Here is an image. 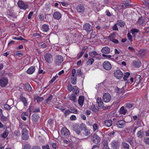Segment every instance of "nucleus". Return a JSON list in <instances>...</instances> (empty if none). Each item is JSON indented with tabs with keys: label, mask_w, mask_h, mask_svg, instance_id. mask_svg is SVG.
Wrapping results in <instances>:
<instances>
[{
	"label": "nucleus",
	"mask_w": 149,
	"mask_h": 149,
	"mask_svg": "<svg viewBox=\"0 0 149 149\" xmlns=\"http://www.w3.org/2000/svg\"><path fill=\"white\" fill-rule=\"evenodd\" d=\"M101 139L97 134H94L91 136V141L97 145L99 144Z\"/></svg>",
	"instance_id": "f257e3e1"
},
{
	"label": "nucleus",
	"mask_w": 149,
	"mask_h": 149,
	"mask_svg": "<svg viewBox=\"0 0 149 149\" xmlns=\"http://www.w3.org/2000/svg\"><path fill=\"white\" fill-rule=\"evenodd\" d=\"M46 61L49 63H51L53 61V57L52 55L49 53H47L44 56Z\"/></svg>",
	"instance_id": "f03ea898"
},
{
	"label": "nucleus",
	"mask_w": 149,
	"mask_h": 149,
	"mask_svg": "<svg viewBox=\"0 0 149 149\" xmlns=\"http://www.w3.org/2000/svg\"><path fill=\"white\" fill-rule=\"evenodd\" d=\"M63 61V57L61 55H56L55 58V62L56 65H60Z\"/></svg>",
	"instance_id": "7ed1b4c3"
},
{
	"label": "nucleus",
	"mask_w": 149,
	"mask_h": 149,
	"mask_svg": "<svg viewBox=\"0 0 149 149\" xmlns=\"http://www.w3.org/2000/svg\"><path fill=\"white\" fill-rule=\"evenodd\" d=\"M29 137L28 131L25 128H23L22 131V139L24 140H27Z\"/></svg>",
	"instance_id": "20e7f679"
},
{
	"label": "nucleus",
	"mask_w": 149,
	"mask_h": 149,
	"mask_svg": "<svg viewBox=\"0 0 149 149\" xmlns=\"http://www.w3.org/2000/svg\"><path fill=\"white\" fill-rule=\"evenodd\" d=\"M61 133L62 136L65 138L68 137L70 135L69 130L65 127H63L62 129Z\"/></svg>",
	"instance_id": "39448f33"
},
{
	"label": "nucleus",
	"mask_w": 149,
	"mask_h": 149,
	"mask_svg": "<svg viewBox=\"0 0 149 149\" xmlns=\"http://www.w3.org/2000/svg\"><path fill=\"white\" fill-rule=\"evenodd\" d=\"M103 67L107 70H110L112 68V66L110 63L108 61H104L102 64Z\"/></svg>",
	"instance_id": "423d86ee"
},
{
	"label": "nucleus",
	"mask_w": 149,
	"mask_h": 149,
	"mask_svg": "<svg viewBox=\"0 0 149 149\" xmlns=\"http://www.w3.org/2000/svg\"><path fill=\"white\" fill-rule=\"evenodd\" d=\"M8 80L6 77H2L0 79V86L1 87H5L7 84Z\"/></svg>",
	"instance_id": "0eeeda50"
},
{
	"label": "nucleus",
	"mask_w": 149,
	"mask_h": 149,
	"mask_svg": "<svg viewBox=\"0 0 149 149\" xmlns=\"http://www.w3.org/2000/svg\"><path fill=\"white\" fill-rule=\"evenodd\" d=\"M111 147L113 149H119L120 143L118 141L116 140L112 141L111 143Z\"/></svg>",
	"instance_id": "6e6552de"
},
{
	"label": "nucleus",
	"mask_w": 149,
	"mask_h": 149,
	"mask_svg": "<svg viewBox=\"0 0 149 149\" xmlns=\"http://www.w3.org/2000/svg\"><path fill=\"white\" fill-rule=\"evenodd\" d=\"M111 98L110 95L108 93L104 94L102 100L105 102H109L111 100Z\"/></svg>",
	"instance_id": "1a4fd4ad"
},
{
	"label": "nucleus",
	"mask_w": 149,
	"mask_h": 149,
	"mask_svg": "<svg viewBox=\"0 0 149 149\" xmlns=\"http://www.w3.org/2000/svg\"><path fill=\"white\" fill-rule=\"evenodd\" d=\"M114 75L117 79H121L123 77V74L120 70H118L115 71Z\"/></svg>",
	"instance_id": "9d476101"
},
{
	"label": "nucleus",
	"mask_w": 149,
	"mask_h": 149,
	"mask_svg": "<svg viewBox=\"0 0 149 149\" xmlns=\"http://www.w3.org/2000/svg\"><path fill=\"white\" fill-rule=\"evenodd\" d=\"M83 29L87 33H89L92 30V26L88 23H86L83 26Z\"/></svg>",
	"instance_id": "9b49d317"
},
{
	"label": "nucleus",
	"mask_w": 149,
	"mask_h": 149,
	"mask_svg": "<svg viewBox=\"0 0 149 149\" xmlns=\"http://www.w3.org/2000/svg\"><path fill=\"white\" fill-rule=\"evenodd\" d=\"M19 7L21 9L26 10L28 7V6L26 4H25L22 1H19L17 3Z\"/></svg>",
	"instance_id": "f8f14e48"
},
{
	"label": "nucleus",
	"mask_w": 149,
	"mask_h": 149,
	"mask_svg": "<svg viewBox=\"0 0 149 149\" xmlns=\"http://www.w3.org/2000/svg\"><path fill=\"white\" fill-rule=\"evenodd\" d=\"M90 109L95 113H97L99 111V107L97 104H92L90 106Z\"/></svg>",
	"instance_id": "ddd939ff"
},
{
	"label": "nucleus",
	"mask_w": 149,
	"mask_h": 149,
	"mask_svg": "<svg viewBox=\"0 0 149 149\" xmlns=\"http://www.w3.org/2000/svg\"><path fill=\"white\" fill-rule=\"evenodd\" d=\"M126 122L123 120H119L117 121L116 124L117 127L119 128H123L125 126Z\"/></svg>",
	"instance_id": "4468645a"
},
{
	"label": "nucleus",
	"mask_w": 149,
	"mask_h": 149,
	"mask_svg": "<svg viewBox=\"0 0 149 149\" xmlns=\"http://www.w3.org/2000/svg\"><path fill=\"white\" fill-rule=\"evenodd\" d=\"M76 9L78 13H83L84 11L85 8L83 5L81 4H79L78 5Z\"/></svg>",
	"instance_id": "2eb2a0df"
},
{
	"label": "nucleus",
	"mask_w": 149,
	"mask_h": 149,
	"mask_svg": "<svg viewBox=\"0 0 149 149\" xmlns=\"http://www.w3.org/2000/svg\"><path fill=\"white\" fill-rule=\"evenodd\" d=\"M132 65L136 68H139L141 65V63L139 60H134L132 61Z\"/></svg>",
	"instance_id": "dca6fc26"
},
{
	"label": "nucleus",
	"mask_w": 149,
	"mask_h": 149,
	"mask_svg": "<svg viewBox=\"0 0 149 149\" xmlns=\"http://www.w3.org/2000/svg\"><path fill=\"white\" fill-rule=\"evenodd\" d=\"M61 14L58 12H56L53 15V17L55 19L59 20L61 17Z\"/></svg>",
	"instance_id": "f3484780"
},
{
	"label": "nucleus",
	"mask_w": 149,
	"mask_h": 149,
	"mask_svg": "<svg viewBox=\"0 0 149 149\" xmlns=\"http://www.w3.org/2000/svg\"><path fill=\"white\" fill-rule=\"evenodd\" d=\"M20 100L23 102L24 106L26 107L28 106V103L27 99L22 96H20Z\"/></svg>",
	"instance_id": "a211bd4d"
},
{
	"label": "nucleus",
	"mask_w": 149,
	"mask_h": 149,
	"mask_svg": "<svg viewBox=\"0 0 149 149\" xmlns=\"http://www.w3.org/2000/svg\"><path fill=\"white\" fill-rule=\"evenodd\" d=\"M101 52L104 54H108L110 52V49L108 47H105L102 49Z\"/></svg>",
	"instance_id": "6ab92c4d"
},
{
	"label": "nucleus",
	"mask_w": 149,
	"mask_h": 149,
	"mask_svg": "<svg viewBox=\"0 0 149 149\" xmlns=\"http://www.w3.org/2000/svg\"><path fill=\"white\" fill-rule=\"evenodd\" d=\"M73 130L75 132V133L77 135L82 137L81 135L82 134V133H81L80 130L77 127H74Z\"/></svg>",
	"instance_id": "aec40b11"
},
{
	"label": "nucleus",
	"mask_w": 149,
	"mask_h": 149,
	"mask_svg": "<svg viewBox=\"0 0 149 149\" xmlns=\"http://www.w3.org/2000/svg\"><path fill=\"white\" fill-rule=\"evenodd\" d=\"M35 70V67L34 66H31L27 70L26 72L28 74H32L34 72Z\"/></svg>",
	"instance_id": "412c9836"
},
{
	"label": "nucleus",
	"mask_w": 149,
	"mask_h": 149,
	"mask_svg": "<svg viewBox=\"0 0 149 149\" xmlns=\"http://www.w3.org/2000/svg\"><path fill=\"white\" fill-rule=\"evenodd\" d=\"M84 98L83 96H80L79 97L78 102L79 105L82 106L84 104Z\"/></svg>",
	"instance_id": "4be33fe9"
},
{
	"label": "nucleus",
	"mask_w": 149,
	"mask_h": 149,
	"mask_svg": "<svg viewBox=\"0 0 149 149\" xmlns=\"http://www.w3.org/2000/svg\"><path fill=\"white\" fill-rule=\"evenodd\" d=\"M39 118V116L36 114H34L32 116V120L33 123L37 122Z\"/></svg>",
	"instance_id": "5701e85b"
},
{
	"label": "nucleus",
	"mask_w": 149,
	"mask_h": 149,
	"mask_svg": "<svg viewBox=\"0 0 149 149\" xmlns=\"http://www.w3.org/2000/svg\"><path fill=\"white\" fill-rule=\"evenodd\" d=\"M112 121L110 120H105L104 122V125L107 127H110L112 124Z\"/></svg>",
	"instance_id": "b1692460"
},
{
	"label": "nucleus",
	"mask_w": 149,
	"mask_h": 149,
	"mask_svg": "<svg viewBox=\"0 0 149 149\" xmlns=\"http://www.w3.org/2000/svg\"><path fill=\"white\" fill-rule=\"evenodd\" d=\"M73 92L74 93V94L76 95H78L79 94V91L78 87L77 86H75L73 87Z\"/></svg>",
	"instance_id": "393cba45"
},
{
	"label": "nucleus",
	"mask_w": 149,
	"mask_h": 149,
	"mask_svg": "<svg viewBox=\"0 0 149 149\" xmlns=\"http://www.w3.org/2000/svg\"><path fill=\"white\" fill-rule=\"evenodd\" d=\"M84 132L81 135L82 137H83L85 136H90L91 135V133L89 130H88L86 129L84 130Z\"/></svg>",
	"instance_id": "a878e982"
},
{
	"label": "nucleus",
	"mask_w": 149,
	"mask_h": 149,
	"mask_svg": "<svg viewBox=\"0 0 149 149\" xmlns=\"http://www.w3.org/2000/svg\"><path fill=\"white\" fill-rule=\"evenodd\" d=\"M102 145L103 146V149H110L108 146V142L107 141H103L102 142Z\"/></svg>",
	"instance_id": "bb28decb"
},
{
	"label": "nucleus",
	"mask_w": 149,
	"mask_h": 149,
	"mask_svg": "<svg viewBox=\"0 0 149 149\" xmlns=\"http://www.w3.org/2000/svg\"><path fill=\"white\" fill-rule=\"evenodd\" d=\"M119 111L120 114L124 115H125L127 112V110L125 109L124 106H122L120 108Z\"/></svg>",
	"instance_id": "cd10ccee"
},
{
	"label": "nucleus",
	"mask_w": 149,
	"mask_h": 149,
	"mask_svg": "<svg viewBox=\"0 0 149 149\" xmlns=\"http://www.w3.org/2000/svg\"><path fill=\"white\" fill-rule=\"evenodd\" d=\"M42 30L45 32H47L49 29V26L45 24L42 25Z\"/></svg>",
	"instance_id": "c85d7f7f"
},
{
	"label": "nucleus",
	"mask_w": 149,
	"mask_h": 149,
	"mask_svg": "<svg viewBox=\"0 0 149 149\" xmlns=\"http://www.w3.org/2000/svg\"><path fill=\"white\" fill-rule=\"evenodd\" d=\"M117 24L122 27H124L125 23L124 21L121 20H119L117 21Z\"/></svg>",
	"instance_id": "c756f323"
},
{
	"label": "nucleus",
	"mask_w": 149,
	"mask_h": 149,
	"mask_svg": "<svg viewBox=\"0 0 149 149\" xmlns=\"http://www.w3.org/2000/svg\"><path fill=\"white\" fill-rule=\"evenodd\" d=\"M122 147L124 148L125 149H128L129 148L130 146L129 145L125 142H122L121 143Z\"/></svg>",
	"instance_id": "7c9ffc66"
},
{
	"label": "nucleus",
	"mask_w": 149,
	"mask_h": 149,
	"mask_svg": "<svg viewBox=\"0 0 149 149\" xmlns=\"http://www.w3.org/2000/svg\"><path fill=\"white\" fill-rule=\"evenodd\" d=\"M131 31L133 37H135L136 35L138 33L139 31L136 29H131Z\"/></svg>",
	"instance_id": "2f4dec72"
},
{
	"label": "nucleus",
	"mask_w": 149,
	"mask_h": 149,
	"mask_svg": "<svg viewBox=\"0 0 149 149\" xmlns=\"http://www.w3.org/2000/svg\"><path fill=\"white\" fill-rule=\"evenodd\" d=\"M126 141L130 143L132 147H134V143L133 141L132 138H128L127 139Z\"/></svg>",
	"instance_id": "473e14b6"
},
{
	"label": "nucleus",
	"mask_w": 149,
	"mask_h": 149,
	"mask_svg": "<svg viewBox=\"0 0 149 149\" xmlns=\"http://www.w3.org/2000/svg\"><path fill=\"white\" fill-rule=\"evenodd\" d=\"M89 56L93 58L95 57V56L98 55V54L95 51H93L92 52L89 53Z\"/></svg>",
	"instance_id": "72a5a7b5"
},
{
	"label": "nucleus",
	"mask_w": 149,
	"mask_h": 149,
	"mask_svg": "<svg viewBox=\"0 0 149 149\" xmlns=\"http://www.w3.org/2000/svg\"><path fill=\"white\" fill-rule=\"evenodd\" d=\"M141 78V77L140 75H137L135 79V82L137 84H139L140 82Z\"/></svg>",
	"instance_id": "f704fd0d"
},
{
	"label": "nucleus",
	"mask_w": 149,
	"mask_h": 149,
	"mask_svg": "<svg viewBox=\"0 0 149 149\" xmlns=\"http://www.w3.org/2000/svg\"><path fill=\"white\" fill-rule=\"evenodd\" d=\"M109 38H110L109 39L110 40L115 43H118L119 42V41L118 40L114 38L113 37H112V36H109Z\"/></svg>",
	"instance_id": "c9c22d12"
},
{
	"label": "nucleus",
	"mask_w": 149,
	"mask_h": 149,
	"mask_svg": "<svg viewBox=\"0 0 149 149\" xmlns=\"http://www.w3.org/2000/svg\"><path fill=\"white\" fill-rule=\"evenodd\" d=\"M143 131L142 130L139 131L136 134V135L137 136L140 138H142L143 136L142 134L143 133Z\"/></svg>",
	"instance_id": "e433bc0d"
},
{
	"label": "nucleus",
	"mask_w": 149,
	"mask_h": 149,
	"mask_svg": "<svg viewBox=\"0 0 149 149\" xmlns=\"http://www.w3.org/2000/svg\"><path fill=\"white\" fill-rule=\"evenodd\" d=\"M79 128L81 130H86L87 128L86 125L82 123L80 125Z\"/></svg>",
	"instance_id": "4c0bfd02"
},
{
	"label": "nucleus",
	"mask_w": 149,
	"mask_h": 149,
	"mask_svg": "<svg viewBox=\"0 0 149 149\" xmlns=\"http://www.w3.org/2000/svg\"><path fill=\"white\" fill-rule=\"evenodd\" d=\"M8 130H5V132L3 133L2 136L3 138H5L7 136L8 134Z\"/></svg>",
	"instance_id": "58836bf2"
},
{
	"label": "nucleus",
	"mask_w": 149,
	"mask_h": 149,
	"mask_svg": "<svg viewBox=\"0 0 149 149\" xmlns=\"http://www.w3.org/2000/svg\"><path fill=\"white\" fill-rule=\"evenodd\" d=\"M75 95L74 94H72L69 97L70 100L72 101H75L76 99Z\"/></svg>",
	"instance_id": "ea45409f"
},
{
	"label": "nucleus",
	"mask_w": 149,
	"mask_h": 149,
	"mask_svg": "<svg viewBox=\"0 0 149 149\" xmlns=\"http://www.w3.org/2000/svg\"><path fill=\"white\" fill-rule=\"evenodd\" d=\"M125 74H124L123 79L125 81L127 80V78L129 77L130 75V73L127 72L126 73H125Z\"/></svg>",
	"instance_id": "a19ab883"
},
{
	"label": "nucleus",
	"mask_w": 149,
	"mask_h": 149,
	"mask_svg": "<svg viewBox=\"0 0 149 149\" xmlns=\"http://www.w3.org/2000/svg\"><path fill=\"white\" fill-rule=\"evenodd\" d=\"M94 62V59L93 58H91L88 60L86 61V63L88 65H91Z\"/></svg>",
	"instance_id": "79ce46f5"
},
{
	"label": "nucleus",
	"mask_w": 149,
	"mask_h": 149,
	"mask_svg": "<svg viewBox=\"0 0 149 149\" xmlns=\"http://www.w3.org/2000/svg\"><path fill=\"white\" fill-rule=\"evenodd\" d=\"M25 88L26 89L29 91H31L32 90V88L29 83H27L25 85Z\"/></svg>",
	"instance_id": "37998d69"
},
{
	"label": "nucleus",
	"mask_w": 149,
	"mask_h": 149,
	"mask_svg": "<svg viewBox=\"0 0 149 149\" xmlns=\"http://www.w3.org/2000/svg\"><path fill=\"white\" fill-rule=\"evenodd\" d=\"M132 5L131 4H129L127 3H123L121 6L122 8H126L128 6H131Z\"/></svg>",
	"instance_id": "c03bdc74"
},
{
	"label": "nucleus",
	"mask_w": 149,
	"mask_h": 149,
	"mask_svg": "<svg viewBox=\"0 0 149 149\" xmlns=\"http://www.w3.org/2000/svg\"><path fill=\"white\" fill-rule=\"evenodd\" d=\"M83 73L81 72V69H78L77 70V73L76 76H79L80 75H82V74Z\"/></svg>",
	"instance_id": "a18cd8bd"
},
{
	"label": "nucleus",
	"mask_w": 149,
	"mask_h": 149,
	"mask_svg": "<svg viewBox=\"0 0 149 149\" xmlns=\"http://www.w3.org/2000/svg\"><path fill=\"white\" fill-rule=\"evenodd\" d=\"M31 146L29 144H25L24 146V148H23V149H31Z\"/></svg>",
	"instance_id": "49530a36"
},
{
	"label": "nucleus",
	"mask_w": 149,
	"mask_h": 149,
	"mask_svg": "<svg viewBox=\"0 0 149 149\" xmlns=\"http://www.w3.org/2000/svg\"><path fill=\"white\" fill-rule=\"evenodd\" d=\"M52 95H50L48 97V98L46 100V103H48L49 102H50V101L52 99Z\"/></svg>",
	"instance_id": "de8ad7c7"
},
{
	"label": "nucleus",
	"mask_w": 149,
	"mask_h": 149,
	"mask_svg": "<svg viewBox=\"0 0 149 149\" xmlns=\"http://www.w3.org/2000/svg\"><path fill=\"white\" fill-rule=\"evenodd\" d=\"M48 124L50 126H52L53 124V120L52 119L50 118L47 121Z\"/></svg>",
	"instance_id": "09e8293b"
},
{
	"label": "nucleus",
	"mask_w": 149,
	"mask_h": 149,
	"mask_svg": "<svg viewBox=\"0 0 149 149\" xmlns=\"http://www.w3.org/2000/svg\"><path fill=\"white\" fill-rule=\"evenodd\" d=\"M1 116L0 119L1 121L4 122L7 120V118L6 117L3 116V115Z\"/></svg>",
	"instance_id": "8fccbe9b"
},
{
	"label": "nucleus",
	"mask_w": 149,
	"mask_h": 149,
	"mask_svg": "<svg viewBox=\"0 0 149 149\" xmlns=\"http://www.w3.org/2000/svg\"><path fill=\"white\" fill-rule=\"evenodd\" d=\"M68 89L70 92L72 91L73 87L71 84H69L68 86Z\"/></svg>",
	"instance_id": "3c124183"
},
{
	"label": "nucleus",
	"mask_w": 149,
	"mask_h": 149,
	"mask_svg": "<svg viewBox=\"0 0 149 149\" xmlns=\"http://www.w3.org/2000/svg\"><path fill=\"white\" fill-rule=\"evenodd\" d=\"M70 110H71L70 113H77V110L74 108H71Z\"/></svg>",
	"instance_id": "603ef678"
},
{
	"label": "nucleus",
	"mask_w": 149,
	"mask_h": 149,
	"mask_svg": "<svg viewBox=\"0 0 149 149\" xmlns=\"http://www.w3.org/2000/svg\"><path fill=\"white\" fill-rule=\"evenodd\" d=\"M127 36L128 40L131 42L132 41V37L130 34V33H128L127 34Z\"/></svg>",
	"instance_id": "864d4df0"
},
{
	"label": "nucleus",
	"mask_w": 149,
	"mask_h": 149,
	"mask_svg": "<svg viewBox=\"0 0 149 149\" xmlns=\"http://www.w3.org/2000/svg\"><path fill=\"white\" fill-rule=\"evenodd\" d=\"M126 107L128 108H132L133 106V104L130 103H127L126 104Z\"/></svg>",
	"instance_id": "5fc2aeb1"
},
{
	"label": "nucleus",
	"mask_w": 149,
	"mask_h": 149,
	"mask_svg": "<svg viewBox=\"0 0 149 149\" xmlns=\"http://www.w3.org/2000/svg\"><path fill=\"white\" fill-rule=\"evenodd\" d=\"M93 126L94 132L95 131L98 129V126L97 124L95 123L93 124Z\"/></svg>",
	"instance_id": "6e6d98bb"
},
{
	"label": "nucleus",
	"mask_w": 149,
	"mask_h": 149,
	"mask_svg": "<svg viewBox=\"0 0 149 149\" xmlns=\"http://www.w3.org/2000/svg\"><path fill=\"white\" fill-rule=\"evenodd\" d=\"M58 77V76H57L56 75L53 78H52L49 82L50 83H52L55 80L56 78H57Z\"/></svg>",
	"instance_id": "4d7b16f0"
},
{
	"label": "nucleus",
	"mask_w": 149,
	"mask_h": 149,
	"mask_svg": "<svg viewBox=\"0 0 149 149\" xmlns=\"http://www.w3.org/2000/svg\"><path fill=\"white\" fill-rule=\"evenodd\" d=\"M42 149H50L49 145L48 144L43 146H42Z\"/></svg>",
	"instance_id": "13d9d810"
},
{
	"label": "nucleus",
	"mask_w": 149,
	"mask_h": 149,
	"mask_svg": "<svg viewBox=\"0 0 149 149\" xmlns=\"http://www.w3.org/2000/svg\"><path fill=\"white\" fill-rule=\"evenodd\" d=\"M70 113V111L69 110H66L64 113V116L66 117Z\"/></svg>",
	"instance_id": "bf43d9fd"
},
{
	"label": "nucleus",
	"mask_w": 149,
	"mask_h": 149,
	"mask_svg": "<svg viewBox=\"0 0 149 149\" xmlns=\"http://www.w3.org/2000/svg\"><path fill=\"white\" fill-rule=\"evenodd\" d=\"M33 112H37L40 111V108L36 107L33 109Z\"/></svg>",
	"instance_id": "052dcab7"
},
{
	"label": "nucleus",
	"mask_w": 149,
	"mask_h": 149,
	"mask_svg": "<svg viewBox=\"0 0 149 149\" xmlns=\"http://www.w3.org/2000/svg\"><path fill=\"white\" fill-rule=\"evenodd\" d=\"M44 100V98L43 97H38L37 99V102L38 103H40L42 102Z\"/></svg>",
	"instance_id": "680f3d73"
},
{
	"label": "nucleus",
	"mask_w": 149,
	"mask_h": 149,
	"mask_svg": "<svg viewBox=\"0 0 149 149\" xmlns=\"http://www.w3.org/2000/svg\"><path fill=\"white\" fill-rule=\"evenodd\" d=\"M4 108L6 109L10 110L11 109L10 106L7 104H6L4 106Z\"/></svg>",
	"instance_id": "e2e57ef3"
},
{
	"label": "nucleus",
	"mask_w": 149,
	"mask_h": 149,
	"mask_svg": "<svg viewBox=\"0 0 149 149\" xmlns=\"http://www.w3.org/2000/svg\"><path fill=\"white\" fill-rule=\"evenodd\" d=\"M144 140L146 144L149 145V138L147 137L145 138Z\"/></svg>",
	"instance_id": "0e129e2a"
},
{
	"label": "nucleus",
	"mask_w": 149,
	"mask_h": 149,
	"mask_svg": "<svg viewBox=\"0 0 149 149\" xmlns=\"http://www.w3.org/2000/svg\"><path fill=\"white\" fill-rule=\"evenodd\" d=\"M39 18L40 20H43L44 19V16L42 14H40L39 15Z\"/></svg>",
	"instance_id": "69168bd1"
},
{
	"label": "nucleus",
	"mask_w": 149,
	"mask_h": 149,
	"mask_svg": "<svg viewBox=\"0 0 149 149\" xmlns=\"http://www.w3.org/2000/svg\"><path fill=\"white\" fill-rule=\"evenodd\" d=\"M31 149H41V148L38 146H35L33 147Z\"/></svg>",
	"instance_id": "338daca9"
},
{
	"label": "nucleus",
	"mask_w": 149,
	"mask_h": 149,
	"mask_svg": "<svg viewBox=\"0 0 149 149\" xmlns=\"http://www.w3.org/2000/svg\"><path fill=\"white\" fill-rule=\"evenodd\" d=\"M99 148V146L96 144L93 146L91 149H98Z\"/></svg>",
	"instance_id": "774afa93"
}]
</instances>
